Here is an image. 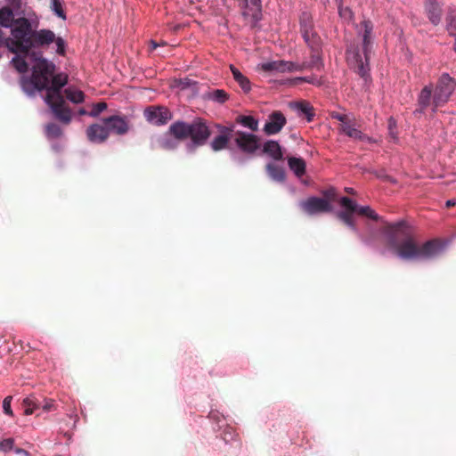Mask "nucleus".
<instances>
[{
    "label": "nucleus",
    "instance_id": "1",
    "mask_svg": "<svg viewBox=\"0 0 456 456\" xmlns=\"http://www.w3.org/2000/svg\"><path fill=\"white\" fill-rule=\"evenodd\" d=\"M456 88V79L448 73H443L437 79L436 85L425 86L418 94L417 108L413 114L420 118L428 109L433 113L437 109L444 106L451 99Z\"/></svg>",
    "mask_w": 456,
    "mask_h": 456
},
{
    "label": "nucleus",
    "instance_id": "2",
    "mask_svg": "<svg viewBox=\"0 0 456 456\" xmlns=\"http://www.w3.org/2000/svg\"><path fill=\"white\" fill-rule=\"evenodd\" d=\"M387 247L402 259L418 258L419 245L403 221L386 226Z\"/></svg>",
    "mask_w": 456,
    "mask_h": 456
},
{
    "label": "nucleus",
    "instance_id": "3",
    "mask_svg": "<svg viewBox=\"0 0 456 456\" xmlns=\"http://www.w3.org/2000/svg\"><path fill=\"white\" fill-rule=\"evenodd\" d=\"M68 83V75L58 73L51 77L50 84L45 87V101L49 106L54 118L64 125H69L72 120V110L67 104L61 88Z\"/></svg>",
    "mask_w": 456,
    "mask_h": 456
},
{
    "label": "nucleus",
    "instance_id": "4",
    "mask_svg": "<svg viewBox=\"0 0 456 456\" xmlns=\"http://www.w3.org/2000/svg\"><path fill=\"white\" fill-rule=\"evenodd\" d=\"M364 32L362 35V44L361 48L354 51H347V61L352 69L363 79L367 80L370 77L369 60L371 53V39L370 35L372 31V25L370 21H363L362 23Z\"/></svg>",
    "mask_w": 456,
    "mask_h": 456
},
{
    "label": "nucleus",
    "instance_id": "5",
    "mask_svg": "<svg viewBox=\"0 0 456 456\" xmlns=\"http://www.w3.org/2000/svg\"><path fill=\"white\" fill-rule=\"evenodd\" d=\"M31 61H34V63L30 68V86L37 90L45 89L54 73L55 65L43 57L37 58L35 53L30 51Z\"/></svg>",
    "mask_w": 456,
    "mask_h": 456
},
{
    "label": "nucleus",
    "instance_id": "6",
    "mask_svg": "<svg viewBox=\"0 0 456 456\" xmlns=\"http://www.w3.org/2000/svg\"><path fill=\"white\" fill-rule=\"evenodd\" d=\"M56 45V53L63 56L66 53V43L61 37H56L51 29H32L30 27V50L32 48L46 49L51 44Z\"/></svg>",
    "mask_w": 456,
    "mask_h": 456
},
{
    "label": "nucleus",
    "instance_id": "7",
    "mask_svg": "<svg viewBox=\"0 0 456 456\" xmlns=\"http://www.w3.org/2000/svg\"><path fill=\"white\" fill-rule=\"evenodd\" d=\"M4 45L9 52L13 53L15 55L11 60V63L13 68L20 74V85L21 91L25 95L28 96V61H26V57L20 48L15 45V42L11 39H4L2 46Z\"/></svg>",
    "mask_w": 456,
    "mask_h": 456
},
{
    "label": "nucleus",
    "instance_id": "8",
    "mask_svg": "<svg viewBox=\"0 0 456 456\" xmlns=\"http://www.w3.org/2000/svg\"><path fill=\"white\" fill-rule=\"evenodd\" d=\"M234 142L240 151L246 154H255L260 149V138L255 134L243 131L234 132Z\"/></svg>",
    "mask_w": 456,
    "mask_h": 456
},
{
    "label": "nucleus",
    "instance_id": "9",
    "mask_svg": "<svg viewBox=\"0 0 456 456\" xmlns=\"http://www.w3.org/2000/svg\"><path fill=\"white\" fill-rule=\"evenodd\" d=\"M143 117L150 124L160 126L171 120L173 115L169 109L165 106L151 105L145 108Z\"/></svg>",
    "mask_w": 456,
    "mask_h": 456
},
{
    "label": "nucleus",
    "instance_id": "10",
    "mask_svg": "<svg viewBox=\"0 0 456 456\" xmlns=\"http://www.w3.org/2000/svg\"><path fill=\"white\" fill-rule=\"evenodd\" d=\"M8 28L11 29V35L12 38H10L11 40H13L15 42V45L17 46V41L18 39L21 40L20 50L25 55L28 54V18L23 17L20 20V22L18 20L15 21L14 25H12V27H9Z\"/></svg>",
    "mask_w": 456,
    "mask_h": 456
},
{
    "label": "nucleus",
    "instance_id": "11",
    "mask_svg": "<svg viewBox=\"0 0 456 456\" xmlns=\"http://www.w3.org/2000/svg\"><path fill=\"white\" fill-rule=\"evenodd\" d=\"M300 31L308 46L316 47L321 42L320 37L314 31L313 18L309 12H304L299 18Z\"/></svg>",
    "mask_w": 456,
    "mask_h": 456
},
{
    "label": "nucleus",
    "instance_id": "12",
    "mask_svg": "<svg viewBox=\"0 0 456 456\" xmlns=\"http://www.w3.org/2000/svg\"><path fill=\"white\" fill-rule=\"evenodd\" d=\"M301 209L309 216H314L332 211L331 203L319 197H309L299 204Z\"/></svg>",
    "mask_w": 456,
    "mask_h": 456
},
{
    "label": "nucleus",
    "instance_id": "13",
    "mask_svg": "<svg viewBox=\"0 0 456 456\" xmlns=\"http://www.w3.org/2000/svg\"><path fill=\"white\" fill-rule=\"evenodd\" d=\"M102 121L106 125L109 134L125 135L130 130V120L125 115H111Z\"/></svg>",
    "mask_w": 456,
    "mask_h": 456
},
{
    "label": "nucleus",
    "instance_id": "14",
    "mask_svg": "<svg viewBox=\"0 0 456 456\" xmlns=\"http://www.w3.org/2000/svg\"><path fill=\"white\" fill-rule=\"evenodd\" d=\"M190 130L189 138L199 146L204 145L211 134L206 122L201 118H196L190 123Z\"/></svg>",
    "mask_w": 456,
    "mask_h": 456
},
{
    "label": "nucleus",
    "instance_id": "15",
    "mask_svg": "<svg viewBox=\"0 0 456 456\" xmlns=\"http://www.w3.org/2000/svg\"><path fill=\"white\" fill-rule=\"evenodd\" d=\"M339 203L346 208V210L338 212V217L350 229L356 231V225L353 215L357 209V204L347 197H342Z\"/></svg>",
    "mask_w": 456,
    "mask_h": 456
},
{
    "label": "nucleus",
    "instance_id": "16",
    "mask_svg": "<svg viewBox=\"0 0 456 456\" xmlns=\"http://www.w3.org/2000/svg\"><path fill=\"white\" fill-rule=\"evenodd\" d=\"M286 123L285 116L280 110H275L269 115L263 130L267 135L276 134L281 132Z\"/></svg>",
    "mask_w": 456,
    "mask_h": 456
},
{
    "label": "nucleus",
    "instance_id": "17",
    "mask_svg": "<svg viewBox=\"0 0 456 456\" xmlns=\"http://www.w3.org/2000/svg\"><path fill=\"white\" fill-rule=\"evenodd\" d=\"M87 139L94 143H102L107 141L110 134L106 125L102 123H94L86 129Z\"/></svg>",
    "mask_w": 456,
    "mask_h": 456
},
{
    "label": "nucleus",
    "instance_id": "18",
    "mask_svg": "<svg viewBox=\"0 0 456 456\" xmlns=\"http://www.w3.org/2000/svg\"><path fill=\"white\" fill-rule=\"evenodd\" d=\"M424 10L429 21L434 26H437L440 23L443 15L441 4H439L436 0H425Z\"/></svg>",
    "mask_w": 456,
    "mask_h": 456
},
{
    "label": "nucleus",
    "instance_id": "19",
    "mask_svg": "<svg viewBox=\"0 0 456 456\" xmlns=\"http://www.w3.org/2000/svg\"><path fill=\"white\" fill-rule=\"evenodd\" d=\"M219 131L220 134L216 136L210 144L214 151H219L227 148L233 128L221 126H219Z\"/></svg>",
    "mask_w": 456,
    "mask_h": 456
},
{
    "label": "nucleus",
    "instance_id": "20",
    "mask_svg": "<svg viewBox=\"0 0 456 456\" xmlns=\"http://www.w3.org/2000/svg\"><path fill=\"white\" fill-rule=\"evenodd\" d=\"M339 130L340 132L344 133L345 134H346L350 138H353L354 140L367 142H374V140L371 137L364 134L363 133H362V131L355 128L354 126V124H352L351 119L347 123L340 124Z\"/></svg>",
    "mask_w": 456,
    "mask_h": 456
},
{
    "label": "nucleus",
    "instance_id": "21",
    "mask_svg": "<svg viewBox=\"0 0 456 456\" xmlns=\"http://www.w3.org/2000/svg\"><path fill=\"white\" fill-rule=\"evenodd\" d=\"M168 131L179 142L184 141L188 139L190 135V123L181 120L175 121L170 125Z\"/></svg>",
    "mask_w": 456,
    "mask_h": 456
},
{
    "label": "nucleus",
    "instance_id": "22",
    "mask_svg": "<svg viewBox=\"0 0 456 456\" xmlns=\"http://www.w3.org/2000/svg\"><path fill=\"white\" fill-rule=\"evenodd\" d=\"M441 249L440 243L436 240H431L419 246L418 258H430L436 256Z\"/></svg>",
    "mask_w": 456,
    "mask_h": 456
},
{
    "label": "nucleus",
    "instance_id": "23",
    "mask_svg": "<svg viewBox=\"0 0 456 456\" xmlns=\"http://www.w3.org/2000/svg\"><path fill=\"white\" fill-rule=\"evenodd\" d=\"M262 152L274 160L283 159V153L278 142L269 140L263 144Z\"/></svg>",
    "mask_w": 456,
    "mask_h": 456
},
{
    "label": "nucleus",
    "instance_id": "24",
    "mask_svg": "<svg viewBox=\"0 0 456 456\" xmlns=\"http://www.w3.org/2000/svg\"><path fill=\"white\" fill-rule=\"evenodd\" d=\"M311 49V56L308 61H304V66L305 69H316L320 70L323 64L321 57V42L316 45V47L309 46Z\"/></svg>",
    "mask_w": 456,
    "mask_h": 456
},
{
    "label": "nucleus",
    "instance_id": "25",
    "mask_svg": "<svg viewBox=\"0 0 456 456\" xmlns=\"http://www.w3.org/2000/svg\"><path fill=\"white\" fill-rule=\"evenodd\" d=\"M179 141L173 136L167 130L158 139V145L160 149L165 151L175 150L179 145Z\"/></svg>",
    "mask_w": 456,
    "mask_h": 456
},
{
    "label": "nucleus",
    "instance_id": "26",
    "mask_svg": "<svg viewBox=\"0 0 456 456\" xmlns=\"http://www.w3.org/2000/svg\"><path fill=\"white\" fill-rule=\"evenodd\" d=\"M233 79L240 85L244 93H248L251 90V84L249 79L244 76L235 66L230 65Z\"/></svg>",
    "mask_w": 456,
    "mask_h": 456
},
{
    "label": "nucleus",
    "instance_id": "27",
    "mask_svg": "<svg viewBox=\"0 0 456 456\" xmlns=\"http://www.w3.org/2000/svg\"><path fill=\"white\" fill-rule=\"evenodd\" d=\"M288 165L297 177H301L305 174L306 165L302 158L290 157L288 159Z\"/></svg>",
    "mask_w": 456,
    "mask_h": 456
},
{
    "label": "nucleus",
    "instance_id": "28",
    "mask_svg": "<svg viewBox=\"0 0 456 456\" xmlns=\"http://www.w3.org/2000/svg\"><path fill=\"white\" fill-rule=\"evenodd\" d=\"M15 13L13 9L1 8L0 9V26L8 28L15 24Z\"/></svg>",
    "mask_w": 456,
    "mask_h": 456
},
{
    "label": "nucleus",
    "instance_id": "29",
    "mask_svg": "<svg viewBox=\"0 0 456 456\" xmlns=\"http://www.w3.org/2000/svg\"><path fill=\"white\" fill-rule=\"evenodd\" d=\"M65 97L73 103H82L85 101V94L77 88L68 87L64 90Z\"/></svg>",
    "mask_w": 456,
    "mask_h": 456
},
{
    "label": "nucleus",
    "instance_id": "30",
    "mask_svg": "<svg viewBox=\"0 0 456 456\" xmlns=\"http://www.w3.org/2000/svg\"><path fill=\"white\" fill-rule=\"evenodd\" d=\"M265 168H266L268 175H270V177L273 180L277 181V182L284 181L285 172L282 167H281L275 164L269 163L266 165Z\"/></svg>",
    "mask_w": 456,
    "mask_h": 456
},
{
    "label": "nucleus",
    "instance_id": "31",
    "mask_svg": "<svg viewBox=\"0 0 456 456\" xmlns=\"http://www.w3.org/2000/svg\"><path fill=\"white\" fill-rule=\"evenodd\" d=\"M236 123L250 129L252 132L258 130V120L252 116L239 115L236 118Z\"/></svg>",
    "mask_w": 456,
    "mask_h": 456
},
{
    "label": "nucleus",
    "instance_id": "32",
    "mask_svg": "<svg viewBox=\"0 0 456 456\" xmlns=\"http://www.w3.org/2000/svg\"><path fill=\"white\" fill-rule=\"evenodd\" d=\"M297 110L305 116L306 120L311 122L314 117V110L308 102L301 101L295 103Z\"/></svg>",
    "mask_w": 456,
    "mask_h": 456
},
{
    "label": "nucleus",
    "instance_id": "33",
    "mask_svg": "<svg viewBox=\"0 0 456 456\" xmlns=\"http://www.w3.org/2000/svg\"><path fill=\"white\" fill-rule=\"evenodd\" d=\"M208 99L222 104L229 99V94L223 89H215L208 93Z\"/></svg>",
    "mask_w": 456,
    "mask_h": 456
},
{
    "label": "nucleus",
    "instance_id": "34",
    "mask_svg": "<svg viewBox=\"0 0 456 456\" xmlns=\"http://www.w3.org/2000/svg\"><path fill=\"white\" fill-rule=\"evenodd\" d=\"M64 0H51V10L56 16L65 20L67 19L65 11L63 9Z\"/></svg>",
    "mask_w": 456,
    "mask_h": 456
},
{
    "label": "nucleus",
    "instance_id": "35",
    "mask_svg": "<svg viewBox=\"0 0 456 456\" xmlns=\"http://www.w3.org/2000/svg\"><path fill=\"white\" fill-rule=\"evenodd\" d=\"M355 212L357 214H359L360 216H366L374 221H378L380 219V216L369 206H364V207L357 206V209Z\"/></svg>",
    "mask_w": 456,
    "mask_h": 456
},
{
    "label": "nucleus",
    "instance_id": "36",
    "mask_svg": "<svg viewBox=\"0 0 456 456\" xmlns=\"http://www.w3.org/2000/svg\"><path fill=\"white\" fill-rule=\"evenodd\" d=\"M45 133L48 137L59 138L62 134V129L55 123H49L45 126Z\"/></svg>",
    "mask_w": 456,
    "mask_h": 456
},
{
    "label": "nucleus",
    "instance_id": "37",
    "mask_svg": "<svg viewBox=\"0 0 456 456\" xmlns=\"http://www.w3.org/2000/svg\"><path fill=\"white\" fill-rule=\"evenodd\" d=\"M107 103L104 102H98L93 105L92 110L88 113L89 116L96 118L98 117L103 110L107 109Z\"/></svg>",
    "mask_w": 456,
    "mask_h": 456
},
{
    "label": "nucleus",
    "instance_id": "38",
    "mask_svg": "<svg viewBox=\"0 0 456 456\" xmlns=\"http://www.w3.org/2000/svg\"><path fill=\"white\" fill-rule=\"evenodd\" d=\"M338 5V14L345 19H352L353 12L348 7H343V0L339 3H336Z\"/></svg>",
    "mask_w": 456,
    "mask_h": 456
},
{
    "label": "nucleus",
    "instance_id": "39",
    "mask_svg": "<svg viewBox=\"0 0 456 456\" xmlns=\"http://www.w3.org/2000/svg\"><path fill=\"white\" fill-rule=\"evenodd\" d=\"M12 400V396H10V395L6 396L4 399L3 404H2L4 413L8 416H13V411H12V409L11 406Z\"/></svg>",
    "mask_w": 456,
    "mask_h": 456
},
{
    "label": "nucleus",
    "instance_id": "40",
    "mask_svg": "<svg viewBox=\"0 0 456 456\" xmlns=\"http://www.w3.org/2000/svg\"><path fill=\"white\" fill-rule=\"evenodd\" d=\"M13 444L14 442L13 439L12 438L0 440V451L4 452H8L12 450Z\"/></svg>",
    "mask_w": 456,
    "mask_h": 456
},
{
    "label": "nucleus",
    "instance_id": "41",
    "mask_svg": "<svg viewBox=\"0 0 456 456\" xmlns=\"http://www.w3.org/2000/svg\"><path fill=\"white\" fill-rule=\"evenodd\" d=\"M279 65H281L279 61H273L263 63L261 68L265 71H278Z\"/></svg>",
    "mask_w": 456,
    "mask_h": 456
},
{
    "label": "nucleus",
    "instance_id": "42",
    "mask_svg": "<svg viewBox=\"0 0 456 456\" xmlns=\"http://www.w3.org/2000/svg\"><path fill=\"white\" fill-rule=\"evenodd\" d=\"M396 127V122L395 120L393 118H390L388 119V130H389V136L394 140V141H396L397 140V134L395 131Z\"/></svg>",
    "mask_w": 456,
    "mask_h": 456
},
{
    "label": "nucleus",
    "instance_id": "43",
    "mask_svg": "<svg viewBox=\"0 0 456 456\" xmlns=\"http://www.w3.org/2000/svg\"><path fill=\"white\" fill-rule=\"evenodd\" d=\"M330 118H333V119H337V120L340 121L341 124L347 123L350 120V118H348L347 115L342 114V113H339V112H337V111H332L330 113Z\"/></svg>",
    "mask_w": 456,
    "mask_h": 456
},
{
    "label": "nucleus",
    "instance_id": "44",
    "mask_svg": "<svg viewBox=\"0 0 456 456\" xmlns=\"http://www.w3.org/2000/svg\"><path fill=\"white\" fill-rule=\"evenodd\" d=\"M305 69V67L304 66V62L302 64H297L292 61H288V72L302 71Z\"/></svg>",
    "mask_w": 456,
    "mask_h": 456
},
{
    "label": "nucleus",
    "instance_id": "45",
    "mask_svg": "<svg viewBox=\"0 0 456 456\" xmlns=\"http://www.w3.org/2000/svg\"><path fill=\"white\" fill-rule=\"evenodd\" d=\"M447 30L451 35L456 36V23L450 17L447 18Z\"/></svg>",
    "mask_w": 456,
    "mask_h": 456
},
{
    "label": "nucleus",
    "instance_id": "46",
    "mask_svg": "<svg viewBox=\"0 0 456 456\" xmlns=\"http://www.w3.org/2000/svg\"><path fill=\"white\" fill-rule=\"evenodd\" d=\"M40 407H41V403L38 400H34V398H32L30 396V410H29L30 415L34 412L35 410H37Z\"/></svg>",
    "mask_w": 456,
    "mask_h": 456
},
{
    "label": "nucleus",
    "instance_id": "47",
    "mask_svg": "<svg viewBox=\"0 0 456 456\" xmlns=\"http://www.w3.org/2000/svg\"><path fill=\"white\" fill-rule=\"evenodd\" d=\"M323 195L325 197L324 200H328L330 202H331V200H334L336 195L335 190L333 188L329 189L323 192Z\"/></svg>",
    "mask_w": 456,
    "mask_h": 456
},
{
    "label": "nucleus",
    "instance_id": "48",
    "mask_svg": "<svg viewBox=\"0 0 456 456\" xmlns=\"http://www.w3.org/2000/svg\"><path fill=\"white\" fill-rule=\"evenodd\" d=\"M279 69L278 72H288L287 67H288V61H279Z\"/></svg>",
    "mask_w": 456,
    "mask_h": 456
},
{
    "label": "nucleus",
    "instance_id": "49",
    "mask_svg": "<svg viewBox=\"0 0 456 456\" xmlns=\"http://www.w3.org/2000/svg\"><path fill=\"white\" fill-rule=\"evenodd\" d=\"M23 411L25 415H28V395L25 396L22 400Z\"/></svg>",
    "mask_w": 456,
    "mask_h": 456
},
{
    "label": "nucleus",
    "instance_id": "50",
    "mask_svg": "<svg viewBox=\"0 0 456 456\" xmlns=\"http://www.w3.org/2000/svg\"><path fill=\"white\" fill-rule=\"evenodd\" d=\"M305 82L312 85H320L319 80L314 77H305Z\"/></svg>",
    "mask_w": 456,
    "mask_h": 456
},
{
    "label": "nucleus",
    "instance_id": "51",
    "mask_svg": "<svg viewBox=\"0 0 456 456\" xmlns=\"http://www.w3.org/2000/svg\"><path fill=\"white\" fill-rule=\"evenodd\" d=\"M53 404L52 402H45V403L42 405V408L45 411H49L52 410Z\"/></svg>",
    "mask_w": 456,
    "mask_h": 456
},
{
    "label": "nucleus",
    "instance_id": "52",
    "mask_svg": "<svg viewBox=\"0 0 456 456\" xmlns=\"http://www.w3.org/2000/svg\"><path fill=\"white\" fill-rule=\"evenodd\" d=\"M14 452L17 454H23V456H28V452L25 449H15Z\"/></svg>",
    "mask_w": 456,
    "mask_h": 456
},
{
    "label": "nucleus",
    "instance_id": "53",
    "mask_svg": "<svg viewBox=\"0 0 456 456\" xmlns=\"http://www.w3.org/2000/svg\"><path fill=\"white\" fill-rule=\"evenodd\" d=\"M305 77H298L292 80L293 85H298L301 82H305Z\"/></svg>",
    "mask_w": 456,
    "mask_h": 456
},
{
    "label": "nucleus",
    "instance_id": "54",
    "mask_svg": "<svg viewBox=\"0 0 456 456\" xmlns=\"http://www.w3.org/2000/svg\"><path fill=\"white\" fill-rule=\"evenodd\" d=\"M252 5L260 8L261 7V0H250Z\"/></svg>",
    "mask_w": 456,
    "mask_h": 456
},
{
    "label": "nucleus",
    "instance_id": "55",
    "mask_svg": "<svg viewBox=\"0 0 456 456\" xmlns=\"http://www.w3.org/2000/svg\"><path fill=\"white\" fill-rule=\"evenodd\" d=\"M345 191L346 192L349 193V194H354V190L353 188H350V187H346L345 188Z\"/></svg>",
    "mask_w": 456,
    "mask_h": 456
},
{
    "label": "nucleus",
    "instance_id": "56",
    "mask_svg": "<svg viewBox=\"0 0 456 456\" xmlns=\"http://www.w3.org/2000/svg\"><path fill=\"white\" fill-rule=\"evenodd\" d=\"M445 205H446L447 208H450V207L454 206L455 202L453 200H449L446 201Z\"/></svg>",
    "mask_w": 456,
    "mask_h": 456
},
{
    "label": "nucleus",
    "instance_id": "57",
    "mask_svg": "<svg viewBox=\"0 0 456 456\" xmlns=\"http://www.w3.org/2000/svg\"><path fill=\"white\" fill-rule=\"evenodd\" d=\"M151 50H155L159 46V45L155 41H151Z\"/></svg>",
    "mask_w": 456,
    "mask_h": 456
},
{
    "label": "nucleus",
    "instance_id": "58",
    "mask_svg": "<svg viewBox=\"0 0 456 456\" xmlns=\"http://www.w3.org/2000/svg\"><path fill=\"white\" fill-rule=\"evenodd\" d=\"M78 114H79L80 116H83V115H86V114H87V112H86V110L85 109H83V108H82V109H80V110H78Z\"/></svg>",
    "mask_w": 456,
    "mask_h": 456
},
{
    "label": "nucleus",
    "instance_id": "59",
    "mask_svg": "<svg viewBox=\"0 0 456 456\" xmlns=\"http://www.w3.org/2000/svg\"><path fill=\"white\" fill-rule=\"evenodd\" d=\"M4 43V37H3V32L0 29V46H2V44Z\"/></svg>",
    "mask_w": 456,
    "mask_h": 456
},
{
    "label": "nucleus",
    "instance_id": "60",
    "mask_svg": "<svg viewBox=\"0 0 456 456\" xmlns=\"http://www.w3.org/2000/svg\"><path fill=\"white\" fill-rule=\"evenodd\" d=\"M243 1V6L247 7L248 4V0H242Z\"/></svg>",
    "mask_w": 456,
    "mask_h": 456
},
{
    "label": "nucleus",
    "instance_id": "61",
    "mask_svg": "<svg viewBox=\"0 0 456 456\" xmlns=\"http://www.w3.org/2000/svg\"><path fill=\"white\" fill-rule=\"evenodd\" d=\"M335 2H336V3H339V2H341V0H335Z\"/></svg>",
    "mask_w": 456,
    "mask_h": 456
},
{
    "label": "nucleus",
    "instance_id": "62",
    "mask_svg": "<svg viewBox=\"0 0 456 456\" xmlns=\"http://www.w3.org/2000/svg\"><path fill=\"white\" fill-rule=\"evenodd\" d=\"M226 1H227V0H222V2H223L224 4H225V3H226Z\"/></svg>",
    "mask_w": 456,
    "mask_h": 456
},
{
    "label": "nucleus",
    "instance_id": "63",
    "mask_svg": "<svg viewBox=\"0 0 456 456\" xmlns=\"http://www.w3.org/2000/svg\"><path fill=\"white\" fill-rule=\"evenodd\" d=\"M2 57V53H0V58Z\"/></svg>",
    "mask_w": 456,
    "mask_h": 456
}]
</instances>
